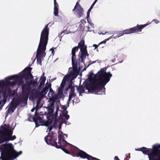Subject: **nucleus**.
<instances>
[{"instance_id": "1", "label": "nucleus", "mask_w": 160, "mask_h": 160, "mask_svg": "<svg viewBox=\"0 0 160 160\" xmlns=\"http://www.w3.org/2000/svg\"><path fill=\"white\" fill-rule=\"evenodd\" d=\"M106 70L105 68H101L93 78H92L93 73L90 72L89 73V78L91 79L90 84H85L86 89L94 92L97 94H98V93L101 90L102 92H105V86L110 81L112 76L110 72H106Z\"/></svg>"}, {"instance_id": "2", "label": "nucleus", "mask_w": 160, "mask_h": 160, "mask_svg": "<svg viewBox=\"0 0 160 160\" xmlns=\"http://www.w3.org/2000/svg\"><path fill=\"white\" fill-rule=\"evenodd\" d=\"M79 48H80L81 52V55L79 58V61L81 59V62L84 63L86 56L89 55L87 51V46L85 45L84 40L82 39L78 43V46L73 48L72 50V63L74 71H76L78 68V61L76 59L75 54L76 52L78 51Z\"/></svg>"}, {"instance_id": "3", "label": "nucleus", "mask_w": 160, "mask_h": 160, "mask_svg": "<svg viewBox=\"0 0 160 160\" xmlns=\"http://www.w3.org/2000/svg\"><path fill=\"white\" fill-rule=\"evenodd\" d=\"M1 150L0 160H14L22 153V151L17 152L14 149L13 145L10 143L2 145L1 146Z\"/></svg>"}, {"instance_id": "4", "label": "nucleus", "mask_w": 160, "mask_h": 160, "mask_svg": "<svg viewBox=\"0 0 160 160\" xmlns=\"http://www.w3.org/2000/svg\"><path fill=\"white\" fill-rule=\"evenodd\" d=\"M48 24L46 25L42 31L36 58H41L43 54L44 56L46 55L45 51L48 43L49 33Z\"/></svg>"}, {"instance_id": "5", "label": "nucleus", "mask_w": 160, "mask_h": 160, "mask_svg": "<svg viewBox=\"0 0 160 160\" xmlns=\"http://www.w3.org/2000/svg\"><path fill=\"white\" fill-rule=\"evenodd\" d=\"M158 148L157 144L152 146V148H148L143 147L138 148V150L142 151L144 154L148 155L149 160H159L158 159H157Z\"/></svg>"}, {"instance_id": "6", "label": "nucleus", "mask_w": 160, "mask_h": 160, "mask_svg": "<svg viewBox=\"0 0 160 160\" xmlns=\"http://www.w3.org/2000/svg\"><path fill=\"white\" fill-rule=\"evenodd\" d=\"M150 23L147 22L146 24L143 25H139L138 24L136 26L133 28H131L128 29H126L124 30L120 31L117 33L118 35L116 37V38H118L122 36L125 34H130L132 33L140 32L142 31L143 28Z\"/></svg>"}, {"instance_id": "7", "label": "nucleus", "mask_w": 160, "mask_h": 160, "mask_svg": "<svg viewBox=\"0 0 160 160\" xmlns=\"http://www.w3.org/2000/svg\"><path fill=\"white\" fill-rule=\"evenodd\" d=\"M73 151L75 153H72V156L73 157H80L82 159H87L88 160H96L97 158L93 157L83 151L80 150L77 147L73 146L72 148Z\"/></svg>"}, {"instance_id": "8", "label": "nucleus", "mask_w": 160, "mask_h": 160, "mask_svg": "<svg viewBox=\"0 0 160 160\" xmlns=\"http://www.w3.org/2000/svg\"><path fill=\"white\" fill-rule=\"evenodd\" d=\"M5 82L3 81H0V87H2L5 84L7 86H14L16 84H20L19 79L17 78V75H15L9 76L5 78Z\"/></svg>"}, {"instance_id": "9", "label": "nucleus", "mask_w": 160, "mask_h": 160, "mask_svg": "<svg viewBox=\"0 0 160 160\" xmlns=\"http://www.w3.org/2000/svg\"><path fill=\"white\" fill-rule=\"evenodd\" d=\"M58 144L56 142V141H55L52 143L51 145L54 146L57 148L62 149V148H65L68 145L70 144V143L65 140L64 138L61 135H58Z\"/></svg>"}, {"instance_id": "10", "label": "nucleus", "mask_w": 160, "mask_h": 160, "mask_svg": "<svg viewBox=\"0 0 160 160\" xmlns=\"http://www.w3.org/2000/svg\"><path fill=\"white\" fill-rule=\"evenodd\" d=\"M17 78L19 79L20 84H22L24 83L23 79H24L26 82H28L29 80L33 78V76L31 73L30 72L28 73L22 72L20 76L17 75Z\"/></svg>"}, {"instance_id": "11", "label": "nucleus", "mask_w": 160, "mask_h": 160, "mask_svg": "<svg viewBox=\"0 0 160 160\" xmlns=\"http://www.w3.org/2000/svg\"><path fill=\"white\" fill-rule=\"evenodd\" d=\"M72 12L75 14H76L77 17L80 18L83 14L84 10L79 3L78 2H77L72 10Z\"/></svg>"}, {"instance_id": "12", "label": "nucleus", "mask_w": 160, "mask_h": 160, "mask_svg": "<svg viewBox=\"0 0 160 160\" xmlns=\"http://www.w3.org/2000/svg\"><path fill=\"white\" fill-rule=\"evenodd\" d=\"M54 134L53 132L52 131L45 137V141L48 144L51 145L53 142L57 140V138L54 136Z\"/></svg>"}, {"instance_id": "13", "label": "nucleus", "mask_w": 160, "mask_h": 160, "mask_svg": "<svg viewBox=\"0 0 160 160\" xmlns=\"http://www.w3.org/2000/svg\"><path fill=\"white\" fill-rule=\"evenodd\" d=\"M27 82H26V83L22 85V93L29 94L31 88L29 84Z\"/></svg>"}, {"instance_id": "14", "label": "nucleus", "mask_w": 160, "mask_h": 160, "mask_svg": "<svg viewBox=\"0 0 160 160\" xmlns=\"http://www.w3.org/2000/svg\"><path fill=\"white\" fill-rule=\"evenodd\" d=\"M38 116V115H34L32 118L33 121L35 122L36 127L42 124L44 122V121L42 118L40 116Z\"/></svg>"}, {"instance_id": "15", "label": "nucleus", "mask_w": 160, "mask_h": 160, "mask_svg": "<svg viewBox=\"0 0 160 160\" xmlns=\"http://www.w3.org/2000/svg\"><path fill=\"white\" fill-rule=\"evenodd\" d=\"M50 86H51V83L48 84V82H47L46 84V86L40 92V95L42 96H45L48 91L49 87H50Z\"/></svg>"}, {"instance_id": "16", "label": "nucleus", "mask_w": 160, "mask_h": 160, "mask_svg": "<svg viewBox=\"0 0 160 160\" xmlns=\"http://www.w3.org/2000/svg\"><path fill=\"white\" fill-rule=\"evenodd\" d=\"M63 90L62 89L58 88L57 93L52 96V98L55 100H57L61 98L63 95Z\"/></svg>"}, {"instance_id": "17", "label": "nucleus", "mask_w": 160, "mask_h": 160, "mask_svg": "<svg viewBox=\"0 0 160 160\" xmlns=\"http://www.w3.org/2000/svg\"><path fill=\"white\" fill-rule=\"evenodd\" d=\"M0 143H2L8 141V139L5 132H0Z\"/></svg>"}, {"instance_id": "18", "label": "nucleus", "mask_w": 160, "mask_h": 160, "mask_svg": "<svg viewBox=\"0 0 160 160\" xmlns=\"http://www.w3.org/2000/svg\"><path fill=\"white\" fill-rule=\"evenodd\" d=\"M54 102L52 101L50 102L48 106V112L50 115H52L54 108Z\"/></svg>"}, {"instance_id": "19", "label": "nucleus", "mask_w": 160, "mask_h": 160, "mask_svg": "<svg viewBox=\"0 0 160 160\" xmlns=\"http://www.w3.org/2000/svg\"><path fill=\"white\" fill-rule=\"evenodd\" d=\"M37 80L38 79L37 78H36L34 80H30L29 82H28L27 83H28L29 84L30 86L32 85L33 87L37 85H38V84Z\"/></svg>"}, {"instance_id": "20", "label": "nucleus", "mask_w": 160, "mask_h": 160, "mask_svg": "<svg viewBox=\"0 0 160 160\" xmlns=\"http://www.w3.org/2000/svg\"><path fill=\"white\" fill-rule=\"evenodd\" d=\"M16 108L13 107L11 105L8 108L6 112V113H7V116H8V114H11L12 112H13Z\"/></svg>"}, {"instance_id": "21", "label": "nucleus", "mask_w": 160, "mask_h": 160, "mask_svg": "<svg viewBox=\"0 0 160 160\" xmlns=\"http://www.w3.org/2000/svg\"><path fill=\"white\" fill-rule=\"evenodd\" d=\"M19 104H20L19 103L18 100L17 98L15 100H14L13 99L11 102V105L13 107H14V108H16L18 106Z\"/></svg>"}, {"instance_id": "22", "label": "nucleus", "mask_w": 160, "mask_h": 160, "mask_svg": "<svg viewBox=\"0 0 160 160\" xmlns=\"http://www.w3.org/2000/svg\"><path fill=\"white\" fill-rule=\"evenodd\" d=\"M4 129H5L4 132L6 134L7 138H8L9 137H10L12 136V135L13 133V132L11 130H8L5 128Z\"/></svg>"}, {"instance_id": "23", "label": "nucleus", "mask_w": 160, "mask_h": 160, "mask_svg": "<svg viewBox=\"0 0 160 160\" xmlns=\"http://www.w3.org/2000/svg\"><path fill=\"white\" fill-rule=\"evenodd\" d=\"M7 90L8 96H14L15 95V92L13 91H12L10 88H8Z\"/></svg>"}, {"instance_id": "24", "label": "nucleus", "mask_w": 160, "mask_h": 160, "mask_svg": "<svg viewBox=\"0 0 160 160\" xmlns=\"http://www.w3.org/2000/svg\"><path fill=\"white\" fill-rule=\"evenodd\" d=\"M77 87V91L80 94L84 92L85 89V87L84 86H81L79 87H78V86Z\"/></svg>"}, {"instance_id": "25", "label": "nucleus", "mask_w": 160, "mask_h": 160, "mask_svg": "<svg viewBox=\"0 0 160 160\" xmlns=\"http://www.w3.org/2000/svg\"><path fill=\"white\" fill-rule=\"evenodd\" d=\"M46 80V77H41L40 79V84L39 85L38 89H39L42 85H44L45 81Z\"/></svg>"}, {"instance_id": "26", "label": "nucleus", "mask_w": 160, "mask_h": 160, "mask_svg": "<svg viewBox=\"0 0 160 160\" xmlns=\"http://www.w3.org/2000/svg\"><path fill=\"white\" fill-rule=\"evenodd\" d=\"M70 89V92H74L75 89L74 87L72 86V82L69 84L68 87L67 88V89Z\"/></svg>"}, {"instance_id": "27", "label": "nucleus", "mask_w": 160, "mask_h": 160, "mask_svg": "<svg viewBox=\"0 0 160 160\" xmlns=\"http://www.w3.org/2000/svg\"><path fill=\"white\" fill-rule=\"evenodd\" d=\"M28 94L22 93V96L21 97L24 102H27L28 99Z\"/></svg>"}, {"instance_id": "28", "label": "nucleus", "mask_w": 160, "mask_h": 160, "mask_svg": "<svg viewBox=\"0 0 160 160\" xmlns=\"http://www.w3.org/2000/svg\"><path fill=\"white\" fill-rule=\"evenodd\" d=\"M157 147H158L157 150V159H158L159 160H160V144H157Z\"/></svg>"}, {"instance_id": "29", "label": "nucleus", "mask_w": 160, "mask_h": 160, "mask_svg": "<svg viewBox=\"0 0 160 160\" xmlns=\"http://www.w3.org/2000/svg\"><path fill=\"white\" fill-rule=\"evenodd\" d=\"M80 23L79 27H80V29L81 28H84L85 26V24L87 23L86 21L83 19L81 20Z\"/></svg>"}, {"instance_id": "30", "label": "nucleus", "mask_w": 160, "mask_h": 160, "mask_svg": "<svg viewBox=\"0 0 160 160\" xmlns=\"http://www.w3.org/2000/svg\"><path fill=\"white\" fill-rule=\"evenodd\" d=\"M3 95L4 98L3 100H6L8 96L7 92V90L6 89H5L3 92Z\"/></svg>"}, {"instance_id": "31", "label": "nucleus", "mask_w": 160, "mask_h": 160, "mask_svg": "<svg viewBox=\"0 0 160 160\" xmlns=\"http://www.w3.org/2000/svg\"><path fill=\"white\" fill-rule=\"evenodd\" d=\"M32 69V68L29 67H27L24 69L23 71L22 72H26V73H31V70Z\"/></svg>"}, {"instance_id": "32", "label": "nucleus", "mask_w": 160, "mask_h": 160, "mask_svg": "<svg viewBox=\"0 0 160 160\" xmlns=\"http://www.w3.org/2000/svg\"><path fill=\"white\" fill-rule=\"evenodd\" d=\"M58 109H59V108L58 107L56 108V111L55 112V113L52 116H51V122H52V121H53V118H54V116L55 115H56V118H57V116L58 114Z\"/></svg>"}, {"instance_id": "33", "label": "nucleus", "mask_w": 160, "mask_h": 160, "mask_svg": "<svg viewBox=\"0 0 160 160\" xmlns=\"http://www.w3.org/2000/svg\"><path fill=\"white\" fill-rule=\"evenodd\" d=\"M58 8L54 7V14L55 16H58Z\"/></svg>"}, {"instance_id": "34", "label": "nucleus", "mask_w": 160, "mask_h": 160, "mask_svg": "<svg viewBox=\"0 0 160 160\" xmlns=\"http://www.w3.org/2000/svg\"><path fill=\"white\" fill-rule=\"evenodd\" d=\"M6 100H1L0 101V107L2 108L6 102Z\"/></svg>"}, {"instance_id": "35", "label": "nucleus", "mask_w": 160, "mask_h": 160, "mask_svg": "<svg viewBox=\"0 0 160 160\" xmlns=\"http://www.w3.org/2000/svg\"><path fill=\"white\" fill-rule=\"evenodd\" d=\"M65 148H62V149L66 153H67V154H70V153H71V154L72 155V153H75L74 151H73V152L71 153L70 151H68V150H67V149H65Z\"/></svg>"}, {"instance_id": "36", "label": "nucleus", "mask_w": 160, "mask_h": 160, "mask_svg": "<svg viewBox=\"0 0 160 160\" xmlns=\"http://www.w3.org/2000/svg\"><path fill=\"white\" fill-rule=\"evenodd\" d=\"M81 29H82L83 30H84L86 31H90L91 30H90V28L89 27V25L88 26L87 25H85V27L83 28H81Z\"/></svg>"}, {"instance_id": "37", "label": "nucleus", "mask_w": 160, "mask_h": 160, "mask_svg": "<svg viewBox=\"0 0 160 160\" xmlns=\"http://www.w3.org/2000/svg\"><path fill=\"white\" fill-rule=\"evenodd\" d=\"M16 137L15 135L13 136H11L10 137H9L8 139V141L13 140L16 138Z\"/></svg>"}, {"instance_id": "38", "label": "nucleus", "mask_w": 160, "mask_h": 160, "mask_svg": "<svg viewBox=\"0 0 160 160\" xmlns=\"http://www.w3.org/2000/svg\"><path fill=\"white\" fill-rule=\"evenodd\" d=\"M76 96V94L74 92H69V97L72 99Z\"/></svg>"}, {"instance_id": "39", "label": "nucleus", "mask_w": 160, "mask_h": 160, "mask_svg": "<svg viewBox=\"0 0 160 160\" xmlns=\"http://www.w3.org/2000/svg\"><path fill=\"white\" fill-rule=\"evenodd\" d=\"M54 118H53V121L54 120V122L53 123V125H56L57 124V122H58V120L57 119V118H56V115L54 116Z\"/></svg>"}, {"instance_id": "40", "label": "nucleus", "mask_w": 160, "mask_h": 160, "mask_svg": "<svg viewBox=\"0 0 160 160\" xmlns=\"http://www.w3.org/2000/svg\"><path fill=\"white\" fill-rule=\"evenodd\" d=\"M65 86V82H62V83L61 84V85L60 87L58 88H61L63 90Z\"/></svg>"}, {"instance_id": "41", "label": "nucleus", "mask_w": 160, "mask_h": 160, "mask_svg": "<svg viewBox=\"0 0 160 160\" xmlns=\"http://www.w3.org/2000/svg\"><path fill=\"white\" fill-rule=\"evenodd\" d=\"M37 63L40 65H42L41 58H36Z\"/></svg>"}, {"instance_id": "42", "label": "nucleus", "mask_w": 160, "mask_h": 160, "mask_svg": "<svg viewBox=\"0 0 160 160\" xmlns=\"http://www.w3.org/2000/svg\"><path fill=\"white\" fill-rule=\"evenodd\" d=\"M54 7H57L58 8V3L56 2V0H54Z\"/></svg>"}, {"instance_id": "43", "label": "nucleus", "mask_w": 160, "mask_h": 160, "mask_svg": "<svg viewBox=\"0 0 160 160\" xmlns=\"http://www.w3.org/2000/svg\"><path fill=\"white\" fill-rule=\"evenodd\" d=\"M35 109H36V111L35 115H39V113L37 112V111L38 109V104L37 105L36 108H35Z\"/></svg>"}, {"instance_id": "44", "label": "nucleus", "mask_w": 160, "mask_h": 160, "mask_svg": "<svg viewBox=\"0 0 160 160\" xmlns=\"http://www.w3.org/2000/svg\"><path fill=\"white\" fill-rule=\"evenodd\" d=\"M17 99L18 100V102H19V104H20L21 103L24 102L22 97L17 98Z\"/></svg>"}, {"instance_id": "45", "label": "nucleus", "mask_w": 160, "mask_h": 160, "mask_svg": "<svg viewBox=\"0 0 160 160\" xmlns=\"http://www.w3.org/2000/svg\"><path fill=\"white\" fill-rule=\"evenodd\" d=\"M52 122H51H51H49L48 121H47L45 123L44 125L45 126H49L51 123Z\"/></svg>"}, {"instance_id": "46", "label": "nucleus", "mask_w": 160, "mask_h": 160, "mask_svg": "<svg viewBox=\"0 0 160 160\" xmlns=\"http://www.w3.org/2000/svg\"><path fill=\"white\" fill-rule=\"evenodd\" d=\"M96 3V1H94V2H93V3L92 5L91 6V7H90V8H89V9L91 10L92 9V8L94 5Z\"/></svg>"}, {"instance_id": "47", "label": "nucleus", "mask_w": 160, "mask_h": 160, "mask_svg": "<svg viewBox=\"0 0 160 160\" xmlns=\"http://www.w3.org/2000/svg\"><path fill=\"white\" fill-rule=\"evenodd\" d=\"M91 10L89 9L88 10V11L87 12V18H88V17H89V13H90V12L91 11Z\"/></svg>"}, {"instance_id": "48", "label": "nucleus", "mask_w": 160, "mask_h": 160, "mask_svg": "<svg viewBox=\"0 0 160 160\" xmlns=\"http://www.w3.org/2000/svg\"><path fill=\"white\" fill-rule=\"evenodd\" d=\"M111 38V37H110L109 38H108V39H107L106 40H104L102 41V42H100L99 44H98V45H99L100 44H102V43H105L106 42V41L107 40H109V39Z\"/></svg>"}, {"instance_id": "49", "label": "nucleus", "mask_w": 160, "mask_h": 160, "mask_svg": "<svg viewBox=\"0 0 160 160\" xmlns=\"http://www.w3.org/2000/svg\"><path fill=\"white\" fill-rule=\"evenodd\" d=\"M53 128V126L50 127L48 128V132L49 133L51 131Z\"/></svg>"}, {"instance_id": "50", "label": "nucleus", "mask_w": 160, "mask_h": 160, "mask_svg": "<svg viewBox=\"0 0 160 160\" xmlns=\"http://www.w3.org/2000/svg\"><path fill=\"white\" fill-rule=\"evenodd\" d=\"M152 21L154 22L156 24L158 23L159 22V21L156 19H154Z\"/></svg>"}, {"instance_id": "51", "label": "nucleus", "mask_w": 160, "mask_h": 160, "mask_svg": "<svg viewBox=\"0 0 160 160\" xmlns=\"http://www.w3.org/2000/svg\"><path fill=\"white\" fill-rule=\"evenodd\" d=\"M64 117H65V119L68 120L69 118V115L67 114L65 115Z\"/></svg>"}, {"instance_id": "52", "label": "nucleus", "mask_w": 160, "mask_h": 160, "mask_svg": "<svg viewBox=\"0 0 160 160\" xmlns=\"http://www.w3.org/2000/svg\"><path fill=\"white\" fill-rule=\"evenodd\" d=\"M96 62V61H93V62H92L91 61H89V64L88 65V67L89 65H90L92 64L95 63V62Z\"/></svg>"}, {"instance_id": "53", "label": "nucleus", "mask_w": 160, "mask_h": 160, "mask_svg": "<svg viewBox=\"0 0 160 160\" xmlns=\"http://www.w3.org/2000/svg\"><path fill=\"white\" fill-rule=\"evenodd\" d=\"M72 99L71 98H69H69H68V100L67 101V103L68 105V107L69 106V102H70L71 100Z\"/></svg>"}, {"instance_id": "54", "label": "nucleus", "mask_w": 160, "mask_h": 160, "mask_svg": "<svg viewBox=\"0 0 160 160\" xmlns=\"http://www.w3.org/2000/svg\"><path fill=\"white\" fill-rule=\"evenodd\" d=\"M114 160H120L117 156H115L114 158Z\"/></svg>"}, {"instance_id": "55", "label": "nucleus", "mask_w": 160, "mask_h": 160, "mask_svg": "<svg viewBox=\"0 0 160 160\" xmlns=\"http://www.w3.org/2000/svg\"><path fill=\"white\" fill-rule=\"evenodd\" d=\"M49 92H53V90L52 89L51 87V86H50V87H49Z\"/></svg>"}, {"instance_id": "56", "label": "nucleus", "mask_w": 160, "mask_h": 160, "mask_svg": "<svg viewBox=\"0 0 160 160\" xmlns=\"http://www.w3.org/2000/svg\"><path fill=\"white\" fill-rule=\"evenodd\" d=\"M99 45H97L96 44H94L93 45V46L94 47H95V49H96L99 46Z\"/></svg>"}, {"instance_id": "57", "label": "nucleus", "mask_w": 160, "mask_h": 160, "mask_svg": "<svg viewBox=\"0 0 160 160\" xmlns=\"http://www.w3.org/2000/svg\"><path fill=\"white\" fill-rule=\"evenodd\" d=\"M50 51H52V53L53 54V52H54V48H51L50 49Z\"/></svg>"}, {"instance_id": "58", "label": "nucleus", "mask_w": 160, "mask_h": 160, "mask_svg": "<svg viewBox=\"0 0 160 160\" xmlns=\"http://www.w3.org/2000/svg\"><path fill=\"white\" fill-rule=\"evenodd\" d=\"M62 108L64 110H66L67 109V107L66 106H63Z\"/></svg>"}, {"instance_id": "59", "label": "nucleus", "mask_w": 160, "mask_h": 160, "mask_svg": "<svg viewBox=\"0 0 160 160\" xmlns=\"http://www.w3.org/2000/svg\"><path fill=\"white\" fill-rule=\"evenodd\" d=\"M61 128V124H60L59 126V129L60 130Z\"/></svg>"}, {"instance_id": "60", "label": "nucleus", "mask_w": 160, "mask_h": 160, "mask_svg": "<svg viewBox=\"0 0 160 160\" xmlns=\"http://www.w3.org/2000/svg\"><path fill=\"white\" fill-rule=\"evenodd\" d=\"M35 108H34L32 109L31 111L32 112H33L34 111V110H35Z\"/></svg>"}, {"instance_id": "61", "label": "nucleus", "mask_w": 160, "mask_h": 160, "mask_svg": "<svg viewBox=\"0 0 160 160\" xmlns=\"http://www.w3.org/2000/svg\"><path fill=\"white\" fill-rule=\"evenodd\" d=\"M63 135H65V136H66V137L67 138V137H68V136H67V135L66 134H63Z\"/></svg>"}, {"instance_id": "62", "label": "nucleus", "mask_w": 160, "mask_h": 160, "mask_svg": "<svg viewBox=\"0 0 160 160\" xmlns=\"http://www.w3.org/2000/svg\"><path fill=\"white\" fill-rule=\"evenodd\" d=\"M96 160H100L97 158V159Z\"/></svg>"}, {"instance_id": "63", "label": "nucleus", "mask_w": 160, "mask_h": 160, "mask_svg": "<svg viewBox=\"0 0 160 160\" xmlns=\"http://www.w3.org/2000/svg\"><path fill=\"white\" fill-rule=\"evenodd\" d=\"M98 1V0H95V1H96V2H97V1Z\"/></svg>"}, {"instance_id": "64", "label": "nucleus", "mask_w": 160, "mask_h": 160, "mask_svg": "<svg viewBox=\"0 0 160 160\" xmlns=\"http://www.w3.org/2000/svg\"><path fill=\"white\" fill-rule=\"evenodd\" d=\"M115 38V37H114V38Z\"/></svg>"}]
</instances>
